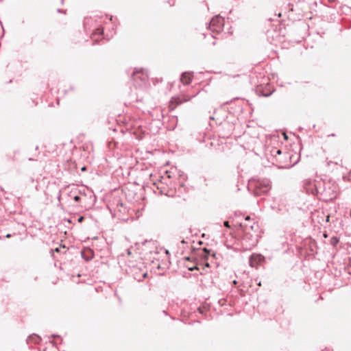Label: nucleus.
<instances>
[{
    "label": "nucleus",
    "instance_id": "obj_1",
    "mask_svg": "<svg viewBox=\"0 0 351 351\" xmlns=\"http://www.w3.org/2000/svg\"><path fill=\"white\" fill-rule=\"evenodd\" d=\"M250 186L254 188V193L256 195L266 194L271 189L270 181L267 179H258L251 181Z\"/></svg>",
    "mask_w": 351,
    "mask_h": 351
},
{
    "label": "nucleus",
    "instance_id": "obj_2",
    "mask_svg": "<svg viewBox=\"0 0 351 351\" xmlns=\"http://www.w3.org/2000/svg\"><path fill=\"white\" fill-rule=\"evenodd\" d=\"M245 228L244 230V235L241 239V245L244 250H250L258 243L257 234H252L249 231L247 226L245 225Z\"/></svg>",
    "mask_w": 351,
    "mask_h": 351
},
{
    "label": "nucleus",
    "instance_id": "obj_3",
    "mask_svg": "<svg viewBox=\"0 0 351 351\" xmlns=\"http://www.w3.org/2000/svg\"><path fill=\"white\" fill-rule=\"evenodd\" d=\"M132 78L134 85L141 88L146 85L148 80V75L146 71L141 69L133 72Z\"/></svg>",
    "mask_w": 351,
    "mask_h": 351
},
{
    "label": "nucleus",
    "instance_id": "obj_4",
    "mask_svg": "<svg viewBox=\"0 0 351 351\" xmlns=\"http://www.w3.org/2000/svg\"><path fill=\"white\" fill-rule=\"evenodd\" d=\"M223 25L224 19L219 16H215L211 19L208 28L213 32L220 33L223 30Z\"/></svg>",
    "mask_w": 351,
    "mask_h": 351
},
{
    "label": "nucleus",
    "instance_id": "obj_5",
    "mask_svg": "<svg viewBox=\"0 0 351 351\" xmlns=\"http://www.w3.org/2000/svg\"><path fill=\"white\" fill-rule=\"evenodd\" d=\"M262 258L263 257L261 255H252L249 260L250 265L252 267H256Z\"/></svg>",
    "mask_w": 351,
    "mask_h": 351
},
{
    "label": "nucleus",
    "instance_id": "obj_6",
    "mask_svg": "<svg viewBox=\"0 0 351 351\" xmlns=\"http://www.w3.org/2000/svg\"><path fill=\"white\" fill-rule=\"evenodd\" d=\"M193 77V75L191 73L185 72L182 74L180 81L184 84H189Z\"/></svg>",
    "mask_w": 351,
    "mask_h": 351
},
{
    "label": "nucleus",
    "instance_id": "obj_7",
    "mask_svg": "<svg viewBox=\"0 0 351 351\" xmlns=\"http://www.w3.org/2000/svg\"><path fill=\"white\" fill-rule=\"evenodd\" d=\"M306 189L308 193H316L317 192V186L315 182H308L306 185Z\"/></svg>",
    "mask_w": 351,
    "mask_h": 351
},
{
    "label": "nucleus",
    "instance_id": "obj_8",
    "mask_svg": "<svg viewBox=\"0 0 351 351\" xmlns=\"http://www.w3.org/2000/svg\"><path fill=\"white\" fill-rule=\"evenodd\" d=\"M28 341H32L35 343H38L40 341V337L38 336H36V335L30 336L28 338Z\"/></svg>",
    "mask_w": 351,
    "mask_h": 351
},
{
    "label": "nucleus",
    "instance_id": "obj_9",
    "mask_svg": "<svg viewBox=\"0 0 351 351\" xmlns=\"http://www.w3.org/2000/svg\"><path fill=\"white\" fill-rule=\"evenodd\" d=\"M104 33V30L102 28H97L95 32L93 33V36L95 37L97 35L101 36Z\"/></svg>",
    "mask_w": 351,
    "mask_h": 351
},
{
    "label": "nucleus",
    "instance_id": "obj_10",
    "mask_svg": "<svg viewBox=\"0 0 351 351\" xmlns=\"http://www.w3.org/2000/svg\"><path fill=\"white\" fill-rule=\"evenodd\" d=\"M281 154H282V152H281V150H280V149H276V150L274 151V154L275 156H276V155H280Z\"/></svg>",
    "mask_w": 351,
    "mask_h": 351
},
{
    "label": "nucleus",
    "instance_id": "obj_11",
    "mask_svg": "<svg viewBox=\"0 0 351 351\" xmlns=\"http://www.w3.org/2000/svg\"><path fill=\"white\" fill-rule=\"evenodd\" d=\"M80 199V197L79 196L76 195L74 197V200L75 202H78Z\"/></svg>",
    "mask_w": 351,
    "mask_h": 351
},
{
    "label": "nucleus",
    "instance_id": "obj_12",
    "mask_svg": "<svg viewBox=\"0 0 351 351\" xmlns=\"http://www.w3.org/2000/svg\"><path fill=\"white\" fill-rule=\"evenodd\" d=\"M147 272H143V273L142 274V278H146V277H147Z\"/></svg>",
    "mask_w": 351,
    "mask_h": 351
},
{
    "label": "nucleus",
    "instance_id": "obj_13",
    "mask_svg": "<svg viewBox=\"0 0 351 351\" xmlns=\"http://www.w3.org/2000/svg\"><path fill=\"white\" fill-rule=\"evenodd\" d=\"M224 226H225L226 227H230V226H229L228 221H225V222H224Z\"/></svg>",
    "mask_w": 351,
    "mask_h": 351
},
{
    "label": "nucleus",
    "instance_id": "obj_14",
    "mask_svg": "<svg viewBox=\"0 0 351 351\" xmlns=\"http://www.w3.org/2000/svg\"><path fill=\"white\" fill-rule=\"evenodd\" d=\"M126 252H127L128 255H130V254H131V251H130V249H128V250H126Z\"/></svg>",
    "mask_w": 351,
    "mask_h": 351
},
{
    "label": "nucleus",
    "instance_id": "obj_15",
    "mask_svg": "<svg viewBox=\"0 0 351 351\" xmlns=\"http://www.w3.org/2000/svg\"><path fill=\"white\" fill-rule=\"evenodd\" d=\"M83 220V217H80L79 219H78V221H82Z\"/></svg>",
    "mask_w": 351,
    "mask_h": 351
},
{
    "label": "nucleus",
    "instance_id": "obj_16",
    "mask_svg": "<svg viewBox=\"0 0 351 351\" xmlns=\"http://www.w3.org/2000/svg\"><path fill=\"white\" fill-rule=\"evenodd\" d=\"M134 278H135V279H136L138 281H141V280H142V278H137V277H136V276H135Z\"/></svg>",
    "mask_w": 351,
    "mask_h": 351
},
{
    "label": "nucleus",
    "instance_id": "obj_17",
    "mask_svg": "<svg viewBox=\"0 0 351 351\" xmlns=\"http://www.w3.org/2000/svg\"><path fill=\"white\" fill-rule=\"evenodd\" d=\"M10 237H11V235H10V234H8L6 235V237H7V238H10Z\"/></svg>",
    "mask_w": 351,
    "mask_h": 351
},
{
    "label": "nucleus",
    "instance_id": "obj_18",
    "mask_svg": "<svg viewBox=\"0 0 351 351\" xmlns=\"http://www.w3.org/2000/svg\"><path fill=\"white\" fill-rule=\"evenodd\" d=\"M85 170H86V167H83L82 168V171H85Z\"/></svg>",
    "mask_w": 351,
    "mask_h": 351
},
{
    "label": "nucleus",
    "instance_id": "obj_19",
    "mask_svg": "<svg viewBox=\"0 0 351 351\" xmlns=\"http://www.w3.org/2000/svg\"><path fill=\"white\" fill-rule=\"evenodd\" d=\"M55 251H56V252H59V249H58V248H56V249L55 250Z\"/></svg>",
    "mask_w": 351,
    "mask_h": 351
},
{
    "label": "nucleus",
    "instance_id": "obj_20",
    "mask_svg": "<svg viewBox=\"0 0 351 351\" xmlns=\"http://www.w3.org/2000/svg\"><path fill=\"white\" fill-rule=\"evenodd\" d=\"M233 283H234V285H236V284H237V280H234V281H233Z\"/></svg>",
    "mask_w": 351,
    "mask_h": 351
},
{
    "label": "nucleus",
    "instance_id": "obj_21",
    "mask_svg": "<svg viewBox=\"0 0 351 351\" xmlns=\"http://www.w3.org/2000/svg\"><path fill=\"white\" fill-rule=\"evenodd\" d=\"M250 228L252 230L254 228L253 226H250Z\"/></svg>",
    "mask_w": 351,
    "mask_h": 351
},
{
    "label": "nucleus",
    "instance_id": "obj_22",
    "mask_svg": "<svg viewBox=\"0 0 351 351\" xmlns=\"http://www.w3.org/2000/svg\"><path fill=\"white\" fill-rule=\"evenodd\" d=\"M249 219H250V217H247L246 218V220H249Z\"/></svg>",
    "mask_w": 351,
    "mask_h": 351
},
{
    "label": "nucleus",
    "instance_id": "obj_23",
    "mask_svg": "<svg viewBox=\"0 0 351 351\" xmlns=\"http://www.w3.org/2000/svg\"><path fill=\"white\" fill-rule=\"evenodd\" d=\"M31 181H32V182H34V179L31 178Z\"/></svg>",
    "mask_w": 351,
    "mask_h": 351
},
{
    "label": "nucleus",
    "instance_id": "obj_24",
    "mask_svg": "<svg viewBox=\"0 0 351 351\" xmlns=\"http://www.w3.org/2000/svg\"><path fill=\"white\" fill-rule=\"evenodd\" d=\"M258 286H261V282H258Z\"/></svg>",
    "mask_w": 351,
    "mask_h": 351
},
{
    "label": "nucleus",
    "instance_id": "obj_25",
    "mask_svg": "<svg viewBox=\"0 0 351 351\" xmlns=\"http://www.w3.org/2000/svg\"><path fill=\"white\" fill-rule=\"evenodd\" d=\"M282 168H287V166H285V167H281Z\"/></svg>",
    "mask_w": 351,
    "mask_h": 351
},
{
    "label": "nucleus",
    "instance_id": "obj_26",
    "mask_svg": "<svg viewBox=\"0 0 351 351\" xmlns=\"http://www.w3.org/2000/svg\"><path fill=\"white\" fill-rule=\"evenodd\" d=\"M62 1H63L64 0H62Z\"/></svg>",
    "mask_w": 351,
    "mask_h": 351
}]
</instances>
